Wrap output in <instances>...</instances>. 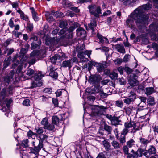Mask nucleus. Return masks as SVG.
<instances>
[{
    "instance_id": "nucleus-42",
    "label": "nucleus",
    "mask_w": 158,
    "mask_h": 158,
    "mask_svg": "<svg viewBox=\"0 0 158 158\" xmlns=\"http://www.w3.org/2000/svg\"><path fill=\"white\" fill-rule=\"evenodd\" d=\"M60 59L58 54H56L51 58V61L53 63H56V61L57 60Z\"/></svg>"
},
{
    "instance_id": "nucleus-9",
    "label": "nucleus",
    "mask_w": 158,
    "mask_h": 158,
    "mask_svg": "<svg viewBox=\"0 0 158 158\" xmlns=\"http://www.w3.org/2000/svg\"><path fill=\"white\" fill-rule=\"evenodd\" d=\"M88 8L89 9L90 13L96 17H98L99 14L101 13L100 8L95 5L89 6Z\"/></svg>"
},
{
    "instance_id": "nucleus-34",
    "label": "nucleus",
    "mask_w": 158,
    "mask_h": 158,
    "mask_svg": "<svg viewBox=\"0 0 158 158\" xmlns=\"http://www.w3.org/2000/svg\"><path fill=\"white\" fill-rule=\"evenodd\" d=\"M118 77V75L117 73L114 72H112L111 73H110V77L112 79H116Z\"/></svg>"
},
{
    "instance_id": "nucleus-37",
    "label": "nucleus",
    "mask_w": 158,
    "mask_h": 158,
    "mask_svg": "<svg viewBox=\"0 0 158 158\" xmlns=\"http://www.w3.org/2000/svg\"><path fill=\"white\" fill-rule=\"evenodd\" d=\"M94 90L96 92L100 93L102 90V89L101 86L97 85L94 87Z\"/></svg>"
},
{
    "instance_id": "nucleus-22",
    "label": "nucleus",
    "mask_w": 158,
    "mask_h": 158,
    "mask_svg": "<svg viewBox=\"0 0 158 158\" xmlns=\"http://www.w3.org/2000/svg\"><path fill=\"white\" fill-rule=\"evenodd\" d=\"M115 48L117 51L120 53L124 54L125 53V51L124 47L123 45L117 44L115 46Z\"/></svg>"
},
{
    "instance_id": "nucleus-32",
    "label": "nucleus",
    "mask_w": 158,
    "mask_h": 158,
    "mask_svg": "<svg viewBox=\"0 0 158 158\" xmlns=\"http://www.w3.org/2000/svg\"><path fill=\"white\" fill-rule=\"evenodd\" d=\"M104 129L106 131H107L108 134L111 133L112 130V128L111 126L108 125L107 124H105L104 126Z\"/></svg>"
},
{
    "instance_id": "nucleus-5",
    "label": "nucleus",
    "mask_w": 158,
    "mask_h": 158,
    "mask_svg": "<svg viewBox=\"0 0 158 158\" xmlns=\"http://www.w3.org/2000/svg\"><path fill=\"white\" fill-rule=\"evenodd\" d=\"M149 30L151 39L155 40H158V36L156 35L155 33H158V23H152L150 25Z\"/></svg>"
},
{
    "instance_id": "nucleus-35",
    "label": "nucleus",
    "mask_w": 158,
    "mask_h": 158,
    "mask_svg": "<svg viewBox=\"0 0 158 158\" xmlns=\"http://www.w3.org/2000/svg\"><path fill=\"white\" fill-rule=\"evenodd\" d=\"M111 144L115 149H118L119 148L120 146L118 143L116 141H113L111 142Z\"/></svg>"
},
{
    "instance_id": "nucleus-38",
    "label": "nucleus",
    "mask_w": 158,
    "mask_h": 158,
    "mask_svg": "<svg viewBox=\"0 0 158 158\" xmlns=\"http://www.w3.org/2000/svg\"><path fill=\"white\" fill-rule=\"evenodd\" d=\"M28 139H25L23 140L21 143V145L23 147L26 148L28 146Z\"/></svg>"
},
{
    "instance_id": "nucleus-60",
    "label": "nucleus",
    "mask_w": 158,
    "mask_h": 158,
    "mask_svg": "<svg viewBox=\"0 0 158 158\" xmlns=\"http://www.w3.org/2000/svg\"><path fill=\"white\" fill-rule=\"evenodd\" d=\"M52 102L55 106H58V100L57 99L53 98Z\"/></svg>"
},
{
    "instance_id": "nucleus-52",
    "label": "nucleus",
    "mask_w": 158,
    "mask_h": 158,
    "mask_svg": "<svg viewBox=\"0 0 158 158\" xmlns=\"http://www.w3.org/2000/svg\"><path fill=\"white\" fill-rule=\"evenodd\" d=\"M100 95L101 97L103 98H104L108 96V94L106 93H104L103 90H102L100 93Z\"/></svg>"
},
{
    "instance_id": "nucleus-16",
    "label": "nucleus",
    "mask_w": 158,
    "mask_h": 158,
    "mask_svg": "<svg viewBox=\"0 0 158 158\" xmlns=\"http://www.w3.org/2000/svg\"><path fill=\"white\" fill-rule=\"evenodd\" d=\"M75 28L74 25L71 26L68 30L66 28H64L60 30L59 33L60 35H63L64 34L68 33L67 32H71L74 31Z\"/></svg>"
},
{
    "instance_id": "nucleus-33",
    "label": "nucleus",
    "mask_w": 158,
    "mask_h": 158,
    "mask_svg": "<svg viewBox=\"0 0 158 158\" xmlns=\"http://www.w3.org/2000/svg\"><path fill=\"white\" fill-rule=\"evenodd\" d=\"M115 106L121 108L123 106V103L122 101L118 100L115 101Z\"/></svg>"
},
{
    "instance_id": "nucleus-6",
    "label": "nucleus",
    "mask_w": 158,
    "mask_h": 158,
    "mask_svg": "<svg viewBox=\"0 0 158 158\" xmlns=\"http://www.w3.org/2000/svg\"><path fill=\"white\" fill-rule=\"evenodd\" d=\"M124 126L125 128L121 132V135L124 136L128 133V129L129 128H132V130L133 132H135L136 131L139 130L138 127H136V123L133 121L127 122L125 123Z\"/></svg>"
},
{
    "instance_id": "nucleus-58",
    "label": "nucleus",
    "mask_w": 158,
    "mask_h": 158,
    "mask_svg": "<svg viewBox=\"0 0 158 158\" xmlns=\"http://www.w3.org/2000/svg\"><path fill=\"white\" fill-rule=\"evenodd\" d=\"M44 92L46 93L51 94L52 92V89L50 88H45L44 89Z\"/></svg>"
},
{
    "instance_id": "nucleus-62",
    "label": "nucleus",
    "mask_w": 158,
    "mask_h": 158,
    "mask_svg": "<svg viewBox=\"0 0 158 158\" xmlns=\"http://www.w3.org/2000/svg\"><path fill=\"white\" fill-rule=\"evenodd\" d=\"M143 107L144 106L143 105L142 103H140L139 105L138 108L137 109H136L137 110H138L139 111H140L142 110L143 109Z\"/></svg>"
},
{
    "instance_id": "nucleus-44",
    "label": "nucleus",
    "mask_w": 158,
    "mask_h": 158,
    "mask_svg": "<svg viewBox=\"0 0 158 158\" xmlns=\"http://www.w3.org/2000/svg\"><path fill=\"white\" fill-rule=\"evenodd\" d=\"M7 55L8 56L14 52V49L13 48L6 49V51L4 52V53H6L7 52Z\"/></svg>"
},
{
    "instance_id": "nucleus-10",
    "label": "nucleus",
    "mask_w": 158,
    "mask_h": 158,
    "mask_svg": "<svg viewBox=\"0 0 158 158\" xmlns=\"http://www.w3.org/2000/svg\"><path fill=\"white\" fill-rule=\"evenodd\" d=\"M91 52V51L88 50H86L84 52H80L78 53V56L80 58L81 62H85L89 60L86 56H87L88 57H89Z\"/></svg>"
},
{
    "instance_id": "nucleus-1",
    "label": "nucleus",
    "mask_w": 158,
    "mask_h": 158,
    "mask_svg": "<svg viewBox=\"0 0 158 158\" xmlns=\"http://www.w3.org/2000/svg\"><path fill=\"white\" fill-rule=\"evenodd\" d=\"M47 135L42 134L39 137L40 140L36 138L32 141L31 144L34 146V148H29L30 150L28 152L25 150L20 151V153L22 155V158H35L40 150L43 147V142L47 140Z\"/></svg>"
},
{
    "instance_id": "nucleus-3",
    "label": "nucleus",
    "mask_w": 158,
    "mask_h": 158,
    "mask_svg": "<svg viewBox=\"0 0 158 158\" xmlns=\"http://www.w3.org/2000/svg\"><path fill=\"white\" fill-rule=\"evenodd\" d=\"M85 103L83 105L84 110L85 112L87 111L86 108L85 107ZM87 109H90L91 110V113L92 114L95 116H99L101 115L104 114L106 112V110L107 109L106 107L103 106H90Z\"/></svg>"
},
{
    "instance_id": "nucleus-15",
    "label": "nucleus",
    "mask_w": 158,
    "mask_h": 158,
    "mask_svg": "<svg viewBox=\"0 0 158 158\" xmlns=\"http://www.w3.org/2000/svg\"><path fill=\"white\" fill-rule=\"evenodd\" d=\"M156 149L155 147L151 145L148 150H146V152L143 153V155L146 157H149L151 154H155L156 152Z\"/></svg>"
},
{
    "instance_id": "nucleus-27",
    "label": "nucleus",
    "mask_w": 158,
    "mask_h": 158,
    "mask_svg": "<svg viewBox=\"0 0 158 158\" xmlns=\"http://www.w3.org/2000/svg\"><path fill=\"white\" fill-rule=\"evenodd\" d=\"M30 9L31 10L32 17L34 20L35 21H38L39 20V19L38 17L36 16V13L35 10L34 8L33 7H31Z\"/></svg>"
},
{
    "instance_id": "nucleus-29",
    "label": "nucleus",
    "mask_w": 158,
    "mask_h": 158,
    "mask_svg": "<svg viewBox=\"0 0 158 158\" xmlns=\"http://www.w3.org/2000/svg\"><path fill=\"white\" fill-rule=\"evenodd\" d=\"M59 118L56 116L53 117L52 119V123L55 125H57L59 123Z\"/></svg>"
},
{
    "instance_id": "nucleus-51",
    "label": "nucleus",
    "mask_w": 158,
    "mask_h": 158,
    "mask_svg": "<svg viewBox=\"0 0 158 158\" xmlns=\"http://www.w3.org/2000/svg\"><path fill=\"white\" fill-rule=\"evenodd\" d=\"M34 73V71L33 69H29L27 70L26 74L27 75L31 76Z\"/></svg>"
},
{
    "instance_id": "nucleus-18",
    "label": "nucleus",
    "mask_w": 158,
    "mask_h": 158,
    "mask_svg": "<svg viewBox=\"0 0 158 158\" xmlns=\"http://www.w3.org/2000/svg\"><path fill=\"white\" fill-rule=\"evenodd\" d=\"M101 143L104 147L105 149L108 151L111 149V145L110 143L106 140L101 141Z\"/></svg>"
},
{
    "instance_id": "nucleus-7",
    "label": "nucleus",
    "mask_w": 158,
    "mask_h": 158,
    "mask_svg": "<svg viewBox=\"0 0 158 158\" xmlns=\"http://www.w3.org/2000/svg\"><path fill=\"white\" fill-rule=\"evenodd\" d=\"M151 5L149 4H147L139 6L134 10L135 12L141 18L143 17V15H147L148 17L149 16L148 14H143L144 10H149L151 8Z\"/></svg>"
},
{
    "instance_id": "nucleus-8",
    "label": "nucleus",
    "mask_w": 158,
    "mask_h": 158,
    "mask_svg": "<svg viewBox=\"0 0 158 158\" xmlns=\"http://www.w3.org/2000/svg\"><path fill=\"white\" fill-rule=\"evenodd\" d=\"M146 146H144L143 148H139L135 152H133L132 154L129 155L127 156L128 158H137L141 157L143 155L144 152H146Z\"/></svg>"
},
{
    "instance_id": "nucleus-28",
    "label": "nucleus",
    "mask_w": 158,
    "mask_h": 158,
    "mask_svg": "<svg viewBox=\"0 0 158 158\" xmlns=\"http://www.w3.org/2000/svg\"><path fill=\"white\" fill-rule=\"evenodd\" d=\"M112 125H116L119 124V118L117 117H114L111 121Z\"/></svg>"
},
{
    "instance_id": "nucleus-50",
    "label": "nucleus",
    "mask_w": 158,
    "mask_h": 158,
    "mask_svg": "<svg viewBox=\"0 0 158 158\" xmlns=\"http://www.w3.org/2000/svg\"><path fill=\"white\" fill-rule=\"evenodd\" d=\"M58 56L60 60H63V58H67V57L66 56L65 54L64 53H60L58 54Z\"/></svg>"
},
{
    "instance_id": "nucleus-54",
    "label": "nucleus",
    "mask_w": 158,
    "mask_h": 158,
    "mask_svg": "<svg viewBox=\"0 0 158 158\" xmlns=\"http://www.w3.org/2000/svg\"><path fill=\"white\" fill-rule=\"evenodd\" d=\"M5 102L7 107L8 108L9 107L10 104L12 102V100L10 99H7L5 101Z\"/></svg>"
},
{
    "instance_id": "nucleus-41",
    "label": "nucleus",
    "mask_w": 158,
    "mask_h": 158,
    "mask_svg": "<svg viewBox=\"0 0 158 158\" xmlns=\"http://www.w3.org/2000/svg\"><path fill=\"white\" fill-rule=\"evenodd\" d=\"M46 129H48L49 130L51 131H54L55 129V125L52 124H50L49 123L48 125L47 126V127Z\"/></svg>"
},
{
    "instance_id": "nucleus-55",
    "label": "nucleus",
    "mask_w": 158,
    "mask_h": 158,
    "mask_svg": "<svg viewBox=\"0 0 158 158\" xmlns=\"http://www.w3.org/2000/svg\"><path fill=\"white\" fill-rule=\"evenodd\" d=\"M120 143L123 144L126 142L125 137L124 135L122 136L119 139Z\"/></svg>"
},
{
    "instance_id": "nucleus-56",
    "label": "nucleus",
    "mask_w": 158,
    "mask_h": 158,
    "mask_svg": "<svg viewBox=\"0 0 158 158\" xmlns=\"http://www.w3.org/2000/svg\"><path fill=\"white\" fill-rule=\"evenodd\" d=\"M21 19L27 21L28 20V17L26 15H24V13L20 16Z\"/></svg>"
},
{
    "instance_id": "nucleus-23",
    "label": "nucleus",
    "mask_w": 158,
    "mask_h": 158,
    "mask_svg": "<svg viewBox=\"0 0 158 158\" xmlns=\"http://www.w3.org/2000/svg\"><path fill=\"white\" fill-rule=\"evenodd\" d=\"M154 92V89L153 87H148L145 89V94L148 96Z\"/></svg>"
},
{
    "instance_id": "nucleus-36",
    "label": "nucleus",
    "mask_w": 158,
    "mask_h": 158,
    "mask_svg": "<svg viewBox=\"0 0 158 158\" xmlns=\"http://www.w3.org/2000/svg\"><path fill=\"white\" fill-rule=\"evenodd\" d=\"M123 101L124 103L127 105H130L133 102V101L129 97L126 98L125 99H124Z\"/></svg>"
},
{
    "instance_id": "nucleus-46",
    "label": "nucleus",
    "mask_w": 158,
    "mask_h": 158,
    "mask_svg": "<svg viewBox=\"0 0 158 158\" xmlns=\"http://www.w3.org/2000/svg\"><path fill=\"white\" fill-rule=\"evenodd\" d=\"M36 130V134H37L39 135H41V134H42L44 132L43 129L42 128H39L35 129Z\"/></svg>"
},
{
    "instance_id": "nucleus-57",
    "label": "nucleus",
    "mask_w": 158,
    "mask_h": 158,
    "mask_svg": "<svg viewBox=\"0 0 158 158\" xmlns=\"http://www.w3.org/2000/svg\"><path fill=\"white\" fill-rule=\"evenodd\" d=\"M11 5L13 8H15L16 9L19 6L18 3L17 2H12L11 3Z\"/></svg>"
},
{
    "instance_id": "nucleus-40",
    "label": "nucleus",
    "mask_w": 158,
    "mask_h": 158,
    "mask_svg": "<svg viewBox=\"0 0 158 158\" xmlns=\"http://www.w3.org/2000/svg\"><path fill=\"white\" fill-rule=\"evenodd\" d=\"M30 101L28 99H26L24 100L23 102V105L26 106H29L30 105Z\"/></svg>"
},
{
    "instance_id": "nucleus-61",
    "label": "nucleus",
    "mask_w": 158,
    "mask_h": 158,
    "mask_svg": "<svg viewBox=\"0 0 158 158\" xmlns=\"http://www.w3.org/2000/svg\"><path fill=\"white\" fill-rule=\"evenodd\" d=\"M152 47L154 50H158V44L153 43L152 44Z\"/></svg>"
},
{
    "instance_id": "nucleus-48",
    "label": "nucleus",
    "mask_w": 158,
    "mask_h": 158,
    "mask_svg": "<svg viewBox=\"0 0 158 158\" xmlns=\"http://www.w3.org/2000/svg\"><path fill=\"white\" fill-rule=\"evenodd\" d=\"M140 141L141 143L144 145H146L149 143V141L143 138L140 139Z\"/></svg>"
},
{
    "instance_id": "nucleus-19",
    "label": "nucleus",
    "mask_w": 158,
    "mask_h": 158,
    "mask_svg": "<svg viewBox=\"0 0 158 158\" xmlns=\"http://www.w3.org/2000/svg\"><path fill=\"white\" fill-rule=\"evenodd\" d=\"M125 111L127 114H132L133 115V114H134L137 111V110L132 107L130 106L126 108Z\"/></svg>"
},
{
    "instance_id": "nucleus-63",
    "label": "nucleus",
    "mask_w": 158,
    "mask_h": 158,
    "mask_svg": "<svg viewBox=\"0 0 158 158\" xmlns=\"http://www.w3.org/2000/svg\"><path fill=\"white\" fill-rule=\"evenodd\" d=\"M148 101L149 102V104H152L154 101V98L152 97H149L148 100Z\"/></svg>"
},
{
    "instance_id": "nucleus-26",
    "label": "nucleus",
    "mask_w": 158,
    "mask_h": 158,
    "mask_svg": "<svg viewBox=\"0 0 158 158\" xmlns=\"http://www.w3.org/2000/svg\"><path fill=\"white\" fill-rule=\"evenodd\" d=\"M41 124L44 126V128L46 129L49 124L48 118H44L41 122Z\"/></svg>"
},
{
    "instance_id": "nucleus-21",
    "label": "nucleus",
    "mask_w": 158,
    "mask_h": 158,
    "mask_svg": "<svg viewBox=\"0 0 158 158\" xmlns=\"http://www.w3.org/2000/svg\"><path fill=\"white\" fill-rule=\"evenodd\" d=\"M14 74V71L12 70L10 71L9 75L5 77L4 81L8 84L10 79L13 78Z\"/></svg>"
},
{
    "instance_id": "nucleus-24",
    "label": "nucleus",
    "mask_w": 158,
    "mask_h": 158,
    "mask_svg": "<svg viewBox=\"0 0 158 158\" xmlns=\"http://www.w3.org/2000/svg\"><path fill=\"white\" fill-rule=\"evenodd\" d=\"M128 83L132 86H135L138 84V81L134 78L129 79Z\"/></svg>"
},
{
    "instance_id": "nucleus-14",
    "label": "nucleus",
    "mask_w": 158,
    "mask_h": 158,
    "mask_svg": "<svg viewBox=\"0 0 158 158\" xmlns=\"http://www.w3.org/2000/svg\"><path fill=\"white\" fill-rule=\"evenodd\" d=\"M76 58H74L73 59H71L68 60L64 61L62 62L61 66L63 67H68L70 69L72 66L73 63L76 61Z\"/></svg>"
},
{
    "instance_id": "nucleus-17",
    "label": "nucleus",
    "mask_w": 158,
    "mask_h": 158,
    "mask_svg": "<svg viewBox=\"0 0 158 158\" xmlns=\"http://www.w3.org/2000/svg\"><path fill=\"white\" fill-rule=\"evenodd\" d=\"M48 70L50 72L49 73V75L52 78L55 79H56L58 76V74L56 72H55L53 71V67L51 66L48 68Z\"/></svg>"
},
{
    "instance_id": "nucleus-25",
    "label": "nucleus",
    "mask_w": 158,
    "mask_h": 158,
    "mask_svg": "<svg viewBox=\"0 0 158 158\" xmlns=\"http://www.w3.org/2000/svg\"><path fill=\"white\" fill-rule=\"evenodd\" d=\"M27 136L29 138H32V139H33V140H34L36 139L35 138L36 137V133H34L31 130H30L28 132L27 134Z\"/></svg>"
},
{
    "instance_id": "nucleus-20",
    "label": "nucleus",
    "mask_w": 158,
    "mask_h": 158,
    "mask_svg": "<svg viewBox=\"0 0 158 158\" xmlns=\"http://www.w3.org/2000/svg\"><path fill=\"white\" fill-rule=\"evenodd\" d=\"M98 38L99 39V43H108V39L102 36L99 33H98L97 35Z\"/></svg>"
},
{
    "instance_id": "nucleus-30",
    "label": "nucleus",
    "mask_w": 158,
    "mask_h": 158,
    "mask_svg": "<svg viewBox=\"0 0 158 158\" xmlns=\"http://www.w3.org/2000/svg\"><path fill=\"white\" fill-rule=\"evenodd\" d=\"M97 25L96 21L95 19H93L91 21L89 25V27L92 30H94V27Z\"/></svg>"
},
{
    "instance_id": "nucleus-12",
    "label": "nucleus",
    "mask_w": 158,
    "mask_h": 158,
    "mask_svg": "<svg viewBox=\"0 0 158 158\" xmlns=\"http://www.w3.org/2000/svg\"><path fill=\"white\" fill-rule=\"evenodd\" d=\"M89 69H90L92 66H96L97 67L98 72H101L104 69L103 65L101 63H98L94 61H89L88 64Z\"/></svg>"
},
{
    "instance_id": "nucleus-45",
    "label": "nucleus",
    "mask_w": 158,
    "mask_h": 158,
    "mask_svg": "<svg viewBox=\"0 0 158 158\" xmlns=\"http://www.w3.org/2000/svg\"><path fill=\"white\" fill-rule=\"evenodd\" d=\"M134 144V142L133 139H131L127 143V146L129 148L131 147Z\"/></svg>"
},
{
    "instance_id": "nucleus-13",
    "label": "nucleus",
    "mask_w": 158,
    "mask_h": 158,
    "mask_svg": "<svg viewBox=\"0 0 158 158\" xmlns=\"http://www.w3.org/2000/svg\"><path fill=\"white\" fill-rule=\"evenodd\" d=\"M59 39H57L56 37L48 38L46 40L45 44L51 46H56L59 42Z\"/></svg>"
},
{
    "instance_id": "nucleus-47",
    "label": "nucleus",
    "mask_w": 158,
    "mask_h": 158,
    "mask_svg": "<svg viewBox=\"0 0 158 158\" xmlns=\"http://www.w3.org/2000/svg\"><path fill=\"white\" fill-rule=\"evenodd\" d=\"M114 62L116 64L120 65L121 63L123 62L122 59L118 58L116 60H113Z\"/></svg>"
},
{
    "instance_id": "nucleus-43",
    "label": "nucleus",
    "mask_w": 158,
    "mask_h": 158,
    "mask_svg": "<svg viewBox=\"0 0 158 158\" xmlns=\"http://www.w3.org/2000/svg\"><path fill=\"white\" fill-rule=\"evenodd\" d=\"M10 63V59L9 58L6 60L4 62V68H6Z\"/></svg>"
},
{
    "instance_id": "nucleus-2",
    "label": "nucleus",
    "mask_w": 158,
    "mask_h": 158,
    "mask_svg": "<svg viewBox=\"0 0 158 158\" xmlns=\"http://www.w3.org/2000/svg\"><path fill=\"white\" fill-rule=\"evenodd\" d=\"M135 19L136 23L137 26L140 28L148 24V15H143V17L141 18L137 14H136L135 11L132 13L130 16L127 19L126 22V25L128 26L131 29L134 28V26L133 25V23Z\"/></svg>"
},
{
    "instance_id": "nucleus-53",
    "label": "nucleus",
    "mask_w": 158,
    "mask_h": 158,
    "mask_svg": "<svg viewBox=\"0 0 158 158\" xmlns=\"http://www.w3.org/2000/svg\"><path fill=\"white\" fill-rule=\"evenodd\" d=\"M67 25V23L66 21H61L60 23V26L61 27L63 28H65L64 27Z\"/></svg>"
},
{
    "instance_id": "nucleus-4",
    "label": "nucleus",
    "mask_w": 158,
    "mask_h": 158,
    "mask_svg": "<svg viewBox=\"0 0 158 158\" xmlns=\"http://www.w3.org/2000/svg\"><path fill=\"white\" fill-rule=\"evenodd\" d=\"M44 76L41 72H39L37 74H35L33 77L34 81L31 83L30 88H33L41 86L42 82L41 79Z\"/></svg>"
},
{
    "instance_id": "nucleus-31",
    "label": "nucleus",
    "mask_w": 158,
    "mask_h": 158,
    "mask_svg": "<svg viewBox=\"0 0 158 158\" xmlns=\"http://www.w3.org/2000/svg\"><path fill=\"white\" fill-rule=\"evenodd\" d=\"M77 32L78 34L81 35L83 34L85 35V31L83 28L79 27L77 30Z\"/></svg>"
},
{
    "instance_id": "nucleus-39",
    "label": "nucleus",
    "mask_w": 158,
    "mask_h": 158,
    "mask_svg": "<svg viewBox=\"0 0 158 158\" xmlns=\"http://www.w3.org/2000/svg\"><path fill=\"white\" fill-rule=\"evenodd\" d=\"M33 28V24L32 23H27V29L28 31H31Z\"/></svg>"
},
{
    "instance_id": "nucleus-59",
    "label": "nucleus",
    "mask_w": 158,
    "mask_h": 158,
    "mask_svg": "<svg viewBox=\"0 0 158 158\" xmlns=\"http://www.w3.org/2000/svg\"><path fill=\"white\" fill-rule=\"evenodd\" d=\"M6 94V89H3L1 92L2 97L3 98V100H4V98Z\"/></svg>"
},
{
    "instance_id": "nucleus-11",
    "label": "nucleus",
    "mask_w": 158,
    "mask_h": 158,
    "mask_svg": "<svg viewBox=\"0 0 158 158\" xmlns=\"http://www.w3.org/2000/svg\"><path fill=\"white\" fill-rule=\"evenodd\" d=\"M37 55V52L35 51H33L30 54L28 60V62L30 65H33L35 63Z\"/></svg>"
},
{
    "instance_id": "nucleus-64",
    "label": "nucleus",
    "mask_w": 158,
    "mask_h": 158,
    "mask_svg": "<svg viewBox=\"0 0 158 158\" xmlns=\"http://www.w3.org/2000/svg\"><path fill=\"white\" fill-rule=\"evenodd\" d=\"M96 158H106L105 155L102 152L100 153Z\"/></svg>"
},
{
    "instance_id": "nucleus-49",
    "label": "nucleus",
    "mask_w": 158,
    "mask_h": 158,
    "mask_svg": "<svg viewBox=\"0 0 158 158\" xmlns=\"http://www.w3.org/2000/svg\"><path fill=\"white\" fill-rule=\"evenodd\" d=\"M12 34L17 38L19 37V35H21V33L19 32H17L14 31L12 32Z\"/></svg>"
}]
</instances>
